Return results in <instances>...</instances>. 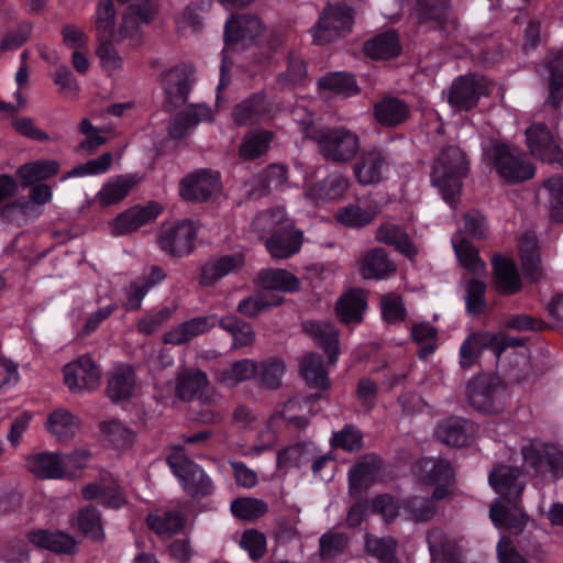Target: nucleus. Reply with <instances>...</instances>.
Segmentation results:
<instances>
[{
  "mask_svg": "<svg viewBox=\"0 0 563 563\" xmlns=\"http://www.w3.org/2000/svg\"><path fill=\"white\" fill-rule=\"evenodd\" d=\"M217 319L213 316L198 317L178 324L164 334L163 341L167 344H184L194 338L214 328Z\"/></svg>",
  "mask_w": 563,
  "mask_h": 563,
  "instance_id": "26",
  "label": "nucleus"
},
{
  "mask_svg": "<svg viewBox=\"0 0 563 563\" xmlns=\"http://www.w3.org/2000/svg\"><path fill=\"white\" fill-rule=\"evenodd\" d=\"M219 325L232 335V349L249 346L255 341V332L251 324L233 316L220 319Z\"/></svg>",
  "mask_w": 563,
  "mask_h": 563,
  "instance_id": "48",
  "label": "nucleus"
},
{
  "mask_svg": "<svg viewBox=\"0 0 563 563\" xmlns=\"http://www.w3.org/2000/svg\"><path fill=\"white\" fill-rule=\"evenodd\" d=\"M232 514L244 520H254L267 511V505L256 498H239L231 504Z\"/></svg>",
  "mask_w": 563,
  "mask_h": 563,
  "instance_id": "63",
  "label": "nucleus"
},
{
  "mask_svg": "<svg viewBox=\"0 0 563 563\" xmlns=\"http://www.w3.org/2000/svg\"><path fill=\"white\" fill-rule=\"evenodd\" d=\"M80 427V419L65 408L52 411L45 422L46 431L60 442L74 439Z\"/></svg>",
  "mask_w": 563,
  "mask_h": 563,
  "instance_id": "24",
  "label": "nucleus"
},
{
  "mask_svg": "<svg viewBox=\"0 0 563 563\" xmlns=\"http://www.w3.org/2000/svg\"><path fill=\"white\" fill-rule=\"evenodd\" d=\"M365 549L367 553L376 556L380 563H399L395 556L396 541L390 537L367 536Z\"/></svg>",
  "mask_w": 563,
  "mask_h": 563,
  "instance_id": "57",
  "label": "nucleus"
},
{
  "mask_svg": "<svg viewBox=\"0 0 563 563\" xmlns=\"http://www.w3.org/2000/svg\"><path fill=\"white\" fill-rule=\"evenodd\" d=\"M258 282L266 290L292 292L300 288L299 278L286 269H264L258 274Z\"/></svg>",
  "mask_w": 563,
  "mask_h": 563,
  "instance_id": "44",
  "label": "nucleus"
},
{
  "mask_svg": "<svg viewBox=\"0 0 563 563\" xmlns=\"http://www.w3.org/2000/svg\"><path fill=\"white\" fill-rule=\"evenodd\" d=\"M485 156L506 183H521L534 176L533 165L505 144L493 145L485 152Z\"/></svg>",
  "mask_w": 563,
  "mask_h": 563,
  "instance_id": "4",
  "label": "nucleus"
},
{
  "mask_svg": "<svg viewBox=\"0 0 563 563\" xmlns=\"http://www.w3.org/2000/svg\"><path fill=\"white\" fill-rule=\"evenodd\" d=\"M291 113L303 135L319 143L320 151L327 159L349 162L357 154L360 140L354 132L344 128L329 130L320 126L305 104H297Z\"/></svg>",
  "mask_w": 563,
  "mask_h": 563,
  "instance_id": "2",
  "label": "nucleus"
},
{
  "mask_svg": "<svg viewBox=\"0 0 563 563\" xmlns=\"http://www.w3.org/2000/svg\"><path fill=\"white\" fill-rule=\"evenodd\" d=\"M165 277L166 275L162 268L153 266L147 274L136 278L128 289L125 308L128 310L139 309L144 296L150 291L152 287L164 280Z\"/></svg>",
  "mask_w": 563,
  "mask_h": 563,
  "instance_id": "31",
  "label": "nucleus"
},
{
  "mask_svg": "<svg viewBox=\"0 0 563 563\" xmlns=\"http://www.w3.org/2000/svg\"><path fill=\"white\" fill-rule=\"evenodd\" d=\"M25 467L41 479L71 478V472L63 464V459L53 452H36L25 457Z\"/></svg>",
  "mask_w": 563,
  "mask_h": 563,
  "instance_id": "18",
  "label": "nucleus"
},
{
  "mask_svg": "<svg viewBox=\"0 0 563 563\" xmlns=\"http://www.w3.org/2000/svg\"><path fill=\"white\" fill-rule=\"evenodd\" d=\"M64 384L73 394L95 390L101 383V372L89 356H80L63 368Z\"/></svg>",
  "mask_w": 563,
  "mask_h": 563,
  "instance_id": "9",
  "label": "nucleus"
},
{
  "mask_svg": "<svg viewBox=\"0 0 563 563\" xmlns=\"http://www.w3.org/2000/svg\"><path fill=\"white\" fill-rule=\"evenodd\" d=\"M466 397L473 408L484 413H497L505 408V388L495 377L479 375L471 379Z\"/></svg>",
  "mask_w": 563,
  "mask_h": 563,
  "instance_id": "5",
  "label": "nucleus"
},
{
  "mask_svg": "<svg viewBox=\"0 0 563 563\" xmlns=\"http://www.w3.org/2000/svg\"><path fill=\"white\" fill-rule=\"evenodd\" d=\"M258 364L250 358L234 362L229 367L217 372V380L228 387H234L256 376Z\"/></svg>",
  "mask_w": 563,
  "mask_h": 563,
  "instance_id": "43",
  "label": "nucleus"
},
{
  "mask_svg": "<svg viewBox=\"0 0 563 563\" xmlns=\"http://www.w3.org/2000/svg\"><path fill=\"white\" fill-rule=\"evenodd\" d=\"M366 308L365 294L362 290H350L336 302V314L344 323L361 322Z\"/></svg>",
  "mask_w": 563,
  "mask_h": 563,
  "instance_id": "41",
  "label": "nucleus"
},
{
  "mask_svg": "<svg viewBox=\"0 0 563 563\" xmlns=\"http://www.w3.org/2000/svg\"><path fill=\"white\" fill-rule=\"evenodd\" d=\"M492 91V84L483 76L467 75L455 79L448 95L450 106L456 110L474 108L479 98Z\"/></svg>",
  "mask_w": 563,
  "mask_h": 563,
  "instance_id": "8",
  "label": "nucleus"
},
{
  "mask_svg": "<svg viewBox=\"0 0 563 563\" xmlns=\"http://www.w3.org/2000/svg\"><path fill=\"white\" fill-rule=\"evenodd\" d=\"M378 212L379 210L376 207L349 203L336 210L334 219L345 228L361 229L369 224Z\"/></svg>",
  "mask_w": 563,
  "mask_h": 563,
  "instance_id": "33",
  "label": "nucleus"
},
{
  "mask_svg": "<svg viewBox=\"0 0 563 563\" xmlns=\"http://www.w3.org/2000/svg\"><path fill=\"white\" fill-rule=\"evenodd\" d=\"M286 223H292L286 216L283 208H275L268 211L261 212L253 221V230L261 236L267 233L271 235L276 230H282Z\"/></svg>",
  "mask_w": 563,
  "mask_h": 563,
  "instance_id": "53",
  "label": "nucleus"
},
{
  "mask_svg": "<svg viewBox=\"0 0 563 563\" xmlns=\"http://www.w3.org/2000/svg\"><path fill=\"white\" fill-rule=\"evenodd\" d=\"M96 31L97 40H111L120 43L131 38L134 43L139 41L137 32L128 33L125 30L130 24H134L132 15H124L121 26L114 29L115 10L111 0H100L96 11Z\"/></svg>",
  "mask_w": 563,
  "mask_h": 563,
  "instance_id": "11",
  "label": "nucleus"
},
{
  "mask_svg": "<svg viewBox=\"0 0 563 563\" xmlns=\"http://www.w3.org/2000/svg\"><path fill=\"white\" fill-rule=\"evenodd\" d=\"M468 170L465 153L457 146H448L437 156L431 174L432 184L439 188L443 199L453 205L462 188V178Z\"/></svg>",
  "mask_w": 563,
  "mask_h": 563,
  "instance_id": "3",
  "label": "nucleus"
},
{
  "mask_svg": "<svg viewBox=\"0 0 563 563\" xmlns=\"http://www.w3.org/2000/svg\"><path fill=\"white\" fill-rule=\"evenodd\" d=\"M452 245L461 265L471 273L479 276L484 273V262L478 257L475 249L465 240L462 233L452 236Z\"/></svg>",
  "mask_w": 563,
  "mask_h": 563,
  "instance_id": "46",
  "label": "nucleus"
},
{
  "mask_svg": "<svg viewBox=\"0 0 563 563\" xmlns=\"http://www.w3.org/2000/svg\"><path fill=\"white\" fill-rule=\"evenodd\" d=\"M521 456L527 474L533 476H548L551 446L540 440H530L521 446Z\"/></svg>",
  "mask_w": 563,
  "mask_h": 563,
  "instance_id": "22",
  "label": "nucleus"
},
{
  "mask_svg": "<svg viewBox=\"0 0 563 563\" xmlns=\"http://www.w3.org/2000/svg\"><path fill=\"white\" fill-rule=\"evenodd\" d=\"M244 263V256L240 253L212 258L201 268L200 284L213 286L219 279L241 269Z\"/></svg>",
  "mask_w": 563,
  "mask_h": 563,
  "instance_id": "23",
  "label": "nucleus"
},
{
  "mask_svg": "<svg viewBox=\"0 0 563 563\" xmlns=\"http://www.w3.org/2000/svg\"><path fill=\"white\" fill-rule=\"evenodd\" d=\"M58 169L59 163L56 161H37L21 166L18 169V176L25 186H30L36 181L52 177Z\"/></svg>",
  "mask_w": 563,
  "mask_h": 563,
  "instance_id": "50",
  "label": "nucleus"
},
{
  "mask_svg": "<svg viewBox=\"0 0 563 563\" xmlns=\"http://www.w3.org/2000/svg\"><path fill=\"white\" fill-rule=\"evenodd\" d=\"M526 143L530 154L543 162H563V151L552 131L541 122L531 124L526 130Z\"/></svg>",
  "mask_w": 563,
  "mask_h": 563,
  "instance_id": "12",
  "label": "nucleus"
},
{
  "mask_svg": "<svg viewBox=\"0 0 563 563\" xmlns=\"http://www.w3.org/2000/svg\"><path fill=\"white\" fill-rule=\"evenodd\" d=\"M279 300H271V295L266 291L254 294L238 305V311L249 318H254L264 312L267 308L278 305Z\"/></svg>",
  "mask_w": 563,
  "mask_h": 563,
  "instance_id": "61",
  "label": "nucleus"
},
{
  "mask_svg": "<svg viewBox=\"0 0 563 563\" xmlns=\"http://www.w3.org/2000/svg\"><path fill=\"white\" fill-rule=\"evenodd\" d=\"M111 40L98 41L96 55L99 58L101 68L108 73L113 74L123 69V57L112 44Z\"/></svg>",
  "mask_w": 563,
  "mask_h": 563,
  "instance_id": "58",
  "label": "nucleus"
},
{
  "mask_svg": "<svg viewBox=\"0 0 563 563\" xmlns=\"http://www.w3.org/2000/svg\"><path fill=\"white\" fill-rule=\"evenodd\" d=\"M111 164L112 155L110 153H103L95 159L88 161L85 164L74 167L63 177V180L71 177H85L104 174L109 170Z\"/></svg>",
  "mask_w": 563,
  "mask_h": 563,
  "instance_id": "62",
  "label": "nucleus"
},
{
  "mask_svg": "<svg viewBox=\"0 0 563 563\" xmlns=\"http://www.w3.org/2000/svg\"><path fill=\"white\" fill-rule=\"evenodd\" d=\"M440 441L451 446L467 445L474 434V426L462 418H449L435 431Z\"/></svg>",
  "mask_w": 563,
  "mask_h": 563,
  "instance_id": "29",
  "label": "nucleus"
},
{
  "mask_svg": "<svg viewBox=\"0 0 563 563\" xmlns=\"http://www.w3.org/2000/svg\"><path fill=\"white\" fill-rule=\"evenodd\" d=\"M400 51L399 38L395 31L378 34L364 45V53L373 59L393 58L396 57Z\"/></svg>",
  "mask_w": 563,
  "mask_h": 563,
  "instance_id": "39",
  "label": "nucleus"
},
{
  "mask_svg": "<svg viewBox=\"0 0 563 563\" xmlns=\"http://www.w3.org/2000/svg\"><path fill=\"white\" fill-rule=\"evenodd\" d=\"M272 134L267 131L251 132L245 135L240 146V156L245 161L255 159L268 150Z\"/></svg>",
  "mask_w": 563,
  "mask_h": 563,
  "instance_id": "54",
  "label": "nucleus"
},
{
  "mask_svg": "<svg viewBox=\"0 0 563 563\" xmlns=\"http://www.w3.org/2000/svg\"><path fill=\"white\" fill-rule=\"evenodd\" d=\"M413 18L420 24L434 21L438 25H442L446 18L445 0H418L413 11Z\"/></svg>",
  "mask_w": 563,
  "mask_h": 563,
  "instance_id": "56",
  "label": "nucleus"
},
{
  "mask_svg": "<svg viewBox=\"0 0 563 563\" xmlns=\"http://www.w3.org/2000/svg\"><path fill=\"white\" fill-rule=\"evenodd\" d=\"M388 165L382 153L371 151L365 153L355 166V176L362 185H374L387 176Z\"/></svg>",
  "mask_w": 563,
  "mask_h": 563,
  "instance_id": "28",
  "label": "nucleus"
},
{
  "mask_svg": "<svg viewBox=\"0 0 563 563\" xmlns=\"http://www.w3.org/2000/svg\"><path fill=\"white\" fill-rule=\"evenodd\" d=\"M306 333L323 349L331 363L338 361L340 354L339 332L328 321L307 320L303 323Z\"/></svg>",
  "mask_w": 563,
  "mask_h": 563,
  "instance_id": "21",
  "label": "nucleus"
},
{
  "mask_svg": "<svg viewBox=\"0 0 563 563\" xmlns=\"http://www.w3.org/2000/svg\"><path fill=\"white\" fill-rule=\"evenodd\" d=\"M380 468V460L375 455L363 456L350 471V490L356 494L369 486L377 477Z\"/></svg>",
  "mask_w": 563,
  "mask_h": 563,
  "instance_id": "36",
  "label": "nucleus"
},
{
  "mask_svg": "<svg viewBox=\"0 0 563 563\" xmlns=\"http://www.w3.org/2000/svg\"><path fill=\"white\" fill-rule=\"evenodd\" d=\"M319 87L342 97H351L358 92L354 78L345 73H333L322 77Z\"/></svg>",
  "mask_w": 563,
  "mask_h": 563,
  "instance_id": "55",
  "label": "nucleus"
},
{
  "mask_svg": "<svg viewBox=\"0 0 563 563\" xmlns=\"http://www.w3.org/2000/svg\"><path fill=\"white\" fill-rule=\"evenodd\" d=\"M209 380L200 369L185 368L178 373L175 393L183 400H191L208 387Z\"/></svg>",
  "mask_w": 563,
  "mask_h": 563,
  "instance_id": "38",
  "label": "nucleus"
},
{
  "mask_svg": "<svg viewBox=\"0 0 563 563\" xmlns=\"http://www.w3.org/2000/svg\"><path fill=\"white\" fill-rule=\"evenodd\" d=\"M493 489L500 495L489 510V518L497 528H506L519 533L525 528L528 517L520 507V498L526 486L522 472L510 465H498L488 477Z\"/></svg>",
  "mask_w": 563,
  "mask_h": 563,
  "instance_id": "1",
  "label": "nucleus"
},
{
  "mask_svg": "<svg viewBox=\"0 0 563 563\" xmlns=\"http://www.w3.org/2000/svg\"><path fill=\"white\" fill-rule=\"evenodd\" d=\"M376 120L387 126L398 125L409 117L408 106L397 98H384L374 109Z\"/></svg>",
  "mask_w": 563,
  "mask_h": 563,
  "instance_id": "42",
  "label": "nucleus"
},
{
  "mask_svg": "<svg viewBox=\"0 0 563 563\" xmlns=\"http://www.w3.org/2000/svg\"><path fill=\"white\" fill-rule=\"evenodd\" d=\"M376 240L394 246L410 260L418 253L408 234L394 223L382 224L376 232Z\"/></svg>",
  "mask_w": 563,
  "mask_h": 563,
  "instance_id": "40",
  "label": "nucleus"
},
{
  "mask_svg": "<svg viewBox=\"0 0 563 563\" xmlns=\"http://www.w3.org/2000/svg\"><path fill=\"white\" fill-rule=\"evenodd\" d=\"M350 187L349 179L340 173H332L324 179L307 186L305 197L313 205L322 206L341 200Z\"/></svg>",
  "mask_w": 563,
  "mask_h": 563,
  "instance_id": "17",
  "label": "nucleus"
},
{
  "mask_svg": "<svg viewBox=\"0 0 563 563\" xmlns=\"http://www.w3.org/2000/svg\"><path fill=\"white\" fill-rule=\"evenodd\" d=\"M162 211L157 202H148L145 206H134L119 213L110 223L109 232L113 236L130 234L143 225L154 221Z\"/></svg>",
  "mask_w": 563,
  "mask_h": 563,
  "instance_id": "14",
  "label": "nucleus"
},
{
  "mask_svg": "<svg viewBox=\"0 0 563 563\" xmlns=\"http://www.w3.org/2000/svg\"><path fill=\"white\" fill-rule=\"evenodd\" d=\"M52 196V188L48 185H36L31 189L30 202H15L8 208V211L19 210L26 218L37 217L41 213L38 207L48 202Z\"/></svg>",
  "mask_w": 563,
  "mask_h": 563,
  "instance_id": "51",
  "label": "nucleus"
},
{
  "mask_svg": "<svg viewBox=\"0 0 563 563\" xmlns=\"http://www.w3.org/2000/svg\"><path fill=\"white\" fill-rule=\"evenodd\" d=\"M549 192L551 217L555 221H563V177H552L544 183Z\"/></svg>",
  "mask_w": 563,
  "mask_h": 563,
  "instance_id": "64",
  "label": "nucleus"
},
{
  "mask_svg": "<svg viewBox=\"0 0 563 563\" xmlns=\"http://www.w3.org/2000/svg\"><path fill=\"white\" fill-rule=\"evenodd\" d=\"M100 431L108 444L115 449H126L135 440L134 432L119 420H108L100 424Z\"/></svg>",
  "mask_w": 563,
  "mask_h": 563,
  "instance_id": "47",
  "label": "nucleus"
},
{
  "mask_svg": "<svg viewBox=\"0 0 563 563\" xmlns=\"http://www.w3.org/2000/svg\"><path fill=\"white\" fill-rule=\"evenodd\" d=\"M139 180L137 176L130 174L113 177L102 185L96 194L95 200L103 208L117 205L129 195Z\"/></svg>",
  "mask_w": 563,
  "mask_h": 563,
  "instance_id": "25",
  "label": "nucleus"
},
{
  "mask_svg": "<svg viewBox=\"0 0 563 563\" xmlns=\"http://www.w3.org/2000/svg\"><path fill=\"white\" fill-rule=\"evenodd\" d=\"M195 236L194 223L185 220L164 227L158 236V245L173 256H184L191 252Z\"/></svg>",
  "mask_w": 563,
  "mask_h": 563,
  "instance_id": "15",
  "label": "nucleus"
},
{
  "mask_svg": "<svg viewBox=\"0 0 563 563\" xmlns=\"http://www.w3.org/2000/svg\"><path fill=\"white\" fill-rule=\"evenodd\" d=\"M415 473L422 484L435 486L433 499L440 500L448 496V486L453 479V470L448 461L435 457L422 459L417 463Z\"/></svg>",
  "mask_w": 563,
  "mask_h": 563,
  "instance_id": "10",
  "label": "nucleus"
},
{
  "mask_svg": "<svg viewBox=\"0 0 563 563\" xmlns=\"http://www.w3.org/2000/svg\"><path fill=\"white\" fill-rule=\"evenodd\" d=\"M265 30L264 23L256 15H236L231 16L224 29V37L228 44H242L243 46L252 43L261 36Z\"/></svg>",
  "mask_w": 563,
  "mask_h": 563,
  "instance_id": "19",
  "label": "nucleus"
},
{
  "mask_svg": "<svg viewBox=\"0 0 563 563\" xmlns=\"http://www.w3.org/2000/svg\"><path fill=\"white\" fill-rule=\"evenodd\" d=\"M300 374L307 384L313 388H328L330 384L322 357L316 353H309L302 357Z\"/></svg>",
  "mask_w": 563,
  "mask_h": 563,
  "instance_id": "45",
  "label": "nucleus"
},
{
  "mask_svg": "<svg viewBox=\"0 0 563 563\" xmlns=\"http://www.w3.org/2000/svg\"><path fill=\"white\" fill-rule=\"evenodd\" d=\"M353 16L351 9L346 5H328L314 26L310 29L313 43L323 45L344 36L351 31Z\"/></svg>",
  "mask_w": 563,
  "mask_h": 563,
  "instance_id": "7",
  "label": "nucleus"
},
{
  "mask_svg": "<svg viewBox=\"0 0 563 563\" xmlns=\"http://www.w3.org/2000/svg\"><path fill=\"white\" fill-rule=\"evenodd\" d=\"M358 273L365 279H383L396 271V265L382 249L365 253L357 262Z\"/></svg>",
  "mask_w": 563,
  "mask_h": 563,
  "instance_id": "27",
  "label": "nucleus"
},
{
  "mask_svg": "<svg viewBox=\"0 0 563 563\" xmlns=\"http://www.w3.org/2000/svg\"><path fill=\"white\" fill-rule=\"evenodd\" d=\"M496 341V336L492 333H475L470 335L461 345V365L462 367L472 366L477 360L483 349L492 346Z\"/></svg>",
  "mask_w": 563,
  "mask_h": 563,
  "instance_id": "49",
  "label": "nucleus"
},
{
  "mask_svg": "<svg viewBox=\"0 0 563 563\" xmlns=\"http://www.w3.org/2000/svg\"><path fill=\"white\" fill-rule=\"evenodd\" d=\"M286 373V365L279 358H269L258 364L256 376L260 382L268 388H277Z\"/></svg>",
  "mask_w": 563,
  "mask_h": 563,
  "instance_id": "59",
  "label": "nucleus"
},
{
  "mask_svg": "<svg viewBox=\"0 0 563 563\" xmlns=\"http://www.w3.org/2000/svg\"><path fill=\"white\" fill-rule=\"evenodd\" d=\"M550 73L549 102L558 107L563 100V52L553 54L548 63Z\"/></svg>",
  "mask_w": 563,
  "mask_h": 563,
  "instance_id": "52",
  "label": "nucleus"
},
{
  "mask_svg": "<svg viewBox=\"0 0 563 563\" xmlns=\"http://www.w3.org/2000/svg\"><path fill=\"white\" fill-rule=\"evenodd\" d=\"M30 542L38 548L49 551L73 554L77 550V541L64 532H49L46 530L33 531L29 536Z\"/></svg>",
  "mask_w": 563,
  "mask_h": 563,
  "instance_id": "30",
  "label": "nucleus"
},
{
  "mask_svg": "<svg viewBox=\"0 0 563 563\" xmlns=\"http://www.w3.org/2000/svg\"><path fill=\"white\" fill-rule=\"evenodd\" d=\"M495 271V286L501 294H514L520 290L521 282L512 260L496 256L493 261Z\"/></svg>",
  "mask_w": 563,
  "mask_h": 563,
  "instance_id": "34",
  "label": "nucleus"
},
{
  "mask_svg": "<svg viewBox=\"0 0 563 563\" xmlns=\"http://www.w3.org/2000/svg\"><path fill=\"white\" fill-rule=\"evenodd\" d=\"M519 253L523 274L532 282L542 276V266L534 234L526 233L519 240Z\"/></svg>",
  "mask_w": 563,
  "mask_h": 563,
  "instance_id": "32",
  "label": "nucleus"
},
{
  "mask_svg": "<svg viewBox=\"0 0 563 563\" xmlns=\"http://www.w3.org/2000/svg\"><path fill=\"white\" fill-rule=\"evenodd\" d=\"M135 391V377L132 367L121 365L110 375L108 380V395L113 401H121L133 396Z\"/></svg>",
  "mask_w": 563,
  "mask_h": 563,
  "instance_id": "37",
  "label": "nucleus"
},
{
  "mask_svg": "<svg viewBox=\"0 0 563 563\" xmlns=\"http://www.w3.org/2000/svg\"><path fill=\"white\" fill-rule=\"evenodd\" d=\"M309 410L308 401L296 397L287 401L278 415L290 426L301 429L307 424L306 415Z\"/></svg>",
  "mask_w": 563,
  "mask_h": 563,
  "instance_id": "60",
  "label": "nucleus"
},
{
  "mask_svg": "<svg viewBox=\"0 0 563 563\" xmlns=\"http://www.w3.org/2000/svg\"><path fill=\"white\" fill-rule=\"evenodd\" d=\"M220 175L201 169L184 177L179 185L181 198L189 201H206L220 191Z\"/></svg>",
  "mask_w": 563,
  "mask_h": 563,
  "instance_id": "16",
  "label": "nucleus"
},
{
  "mask_svg": "<svg viewBox=\"0 0 563 563\" xmlns=\"http://www.w3.org/2000/svg\"><path fill=\"white\" fill-rule=\"evenodd\" d=\"M194 80V68L188 64H179L164 71L162 87L166 101L175 108L185 104Z\"/></svg>",
  "mask_w": 563,
  "mask_h": 563,
  "instance_id": "13",
  "label": "nucleus"
},
{
  "mask_svg": "<svg viewBox=\"0 0 563 563\" xmlns=\"http://www.w3.org/2000/svg\"><path fill=\"white\" fill-rule=\"evenodd\" d=\"M173 474L184 490L191 496H205L212 492V482L205 471L187 459L181 449L175 450L167 459Z\"/></svg>",
  "mask_w": 563,
  "mask_h": 563,
  "instance_id": "6",
  "label": "nucleus"
},
{
  "mask_svg": "<svg viewBox=\"0 0 563 563\" xmlns=\"http://www.w3.org/2000/svg\"><path fill=\"white\" fill-rule=\"evenodd\" d=\"M148 528L162 538H170L180 532L185 519L180 512L174 510H156L146 518Z\"/></svg>",
  "mask_w": 563,
  "mask_h": 563,
  "instance_id": "35",
  "label": "nucleus"
},
{
  "mask_svg": "<svg viewBox=\"0 0 563 563\" xmlns=\"http://www.w3.org/2000/svg\"><path fill=\"white\" fill-rule=\"evenodd\" d=\"M302 244V233L292 223L276 230L265 242L269 254L275 258H288L298 253Z\"/></svg>",
  "mask_w": 563,
  "mask_h": 563,
  "instance_id": "20",
  "label": "nucleus"
}]
</instances>
